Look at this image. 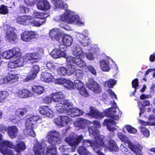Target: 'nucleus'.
<instances>
[{"label": "nucleus", "instance_id": "f704fd0d", "mask_svg": "<svg viewBox=\"0 0 155 155\" xmlns=\"http://www.w3.org/2000/svg\"><path fill=\"white\" fill-rule=\"evenodd\" d=\"M143 104H141L140 102H138V104L140 109V112L139 116L141 117V115L143 114L144 112V107L143 106H149L150 105V101L147 100H146L143 102Z\"/></svg>", "mask_w": 155, "mask_h": 155}, {"label": "nucleus", "instance_id": "49530a36", "mask_svg": "<svg viewBox=\"0 0 155 155\" xmlns=\"http://www.w3.org/2000/svg\"><path fill=\"white\" fill-rule=\"evenodd\" d=\"M78 151L80 155H91V154L87 151L85 148L83 147H80Z\"/></svg>", "mask_w": 155, "mask_h": 155}, {"label": "nucleus", "instance_id": "864d4df0", "mask_svg": "<svg viewBox=\"0 0 155 155\" xmlns=\"http://www.w3.org/2000/svg\"><path fill=\"white\" fill-rule=\"evenodd\" d=\"M140 130L146 137H149L150 133L149 130L146 128L142 126L140 127Z\"/></svg>", "mask_w": 155, "mask_h": 155}, {"label": "nucleus", "instance_id": "393cba45", "mask_svg": "<svg viewBox=\"0 0 155 155\" xmlns=\"http://www.w3.org/2000/svg\"><path fill=\"white\" fill-rule=\"evenodd\" d=\"M90 111L88 114L91 117L97 119H101L104 117L102 113L99 112L94 107L90 108Z\"/></svg>", "mask_w": 155, "mask_h": 155}, {"label": "nucleus", "instance_id": "8fccbe9b", "mask_svg": "<svg viewBox=\"0 0 155 155\" xmlns=\"http://www.w3.org/2000/svg\"><path fill=\"white\" fill-rule=\"evenodd\" d=\"M64 86L66 88L71 90L74 87L73 83L69 80L66 79Z\"/></svg>", "mask_w": 155, "mask_h": 155}, {"label": "nucleus", "instance_id": "7c9ffc66", "mask_svg": "<svg viewBox=\"0 0 155 155\" xmlns=\"http://www.w3.org/2000/svg\"><path fill=\"white\" fill-rule=\"evenodd\" d=\"M16 38V35L13 32L12 29L9 28L8 29L6 33V38L9 41H15Z\"/></svg>", "mask_w": 155, "mask_h": 155}, {"label": "nucleus", "instance_id": "680f3d73", "mask_svg": "<svg viewBox=\"0 0 155 155\" xmlns=\"http://www.w3.org/2000/svg\"><path fill=\"white\" fill-rule=\"evenodd\" d=\"M120 149L122 151L124 154H127L129 153V150L128 149L125 147L123 144H121L120 147Z\"/></svg>", "mask_w": 155, "mask_h": 155}, {"label": "nucleus", "instance_id": "a18cd8bd", "mask_svg": "<svg viewBox=\"0 0 155 155\" xmlns=\"http://www.w3.org/2000/svg\"><path fill=\"white\" fill-rule=\"evenodd\" d=\"M117 81L115 80L110 79L106 81L104 83V86L106 87H108L112 88L116 83Z\"/></svg>", "mask_w": 155, "mask_h": 155}, {"label": "nucleus", "instance_id": "cd10ccee", "mask_svg": "<svg viewBox=\"0 0 155 155\" xmlns=\"http://www.w3.org/2000/svg\"><path fill=\"white\" fill-rule=\"evenodd\" d=\"M68 113L71 114V117H74L83 115V112L78 108L74 107L71 108L70 107L68 109Z\"/></svg>", "mask_w": 155, "mask_h": 155}, {"label": "nucleus", "instance_id": "c756f323", "mask_svg": "<svg viewBox=\"0 0 155 155\" xmlns=\"http://www.w3.org/2000/svg\"><path fill=\"white\" fill-rule=\"evenodd\" d=\"M40 78L42 81L45 82H49L53 81L54 77L51 74L45 72L41 74Z\"/></svg>", "mask_w": 155, "mask_h": 155}, {"label": "nucleus", "instance_id": "4c0bfd02", "mask_svg": "<svg viewBox=\"0 0 155 155\" xmlns=\"http://www.w3.org/2000/svg\"><path fill=\"white\" fill-rule=\"evenodd\" d=\"M40 68L38 65L33 66L31 68L30 74L34 79L35 78L37 73L39 72Z\"/></svg>", "mask_w": 155, "mask_h": 155}, {"label": "nucleus", "instance_id": "58836bf2", "mask_svg": "<svg viewBox=\"0 0 155 155\" xmlns=\"http://www.w3.org/2000/svg\"><path fill=\"white\" fill-rule=\"evenodd\" d=\"M124 128L126 129L129 133L132 134H135L137 132V129L129 125H126L124 126L122 130V131L124 133L125 132Z\"/></svg>", "mask_w": 155, "mask_h": 155}, {"label": "nucleus", "instance_id": "9d476101", "mask_svg": "<svg viewBox=\"0 0 155 155\" xmlns=\"http://www.w3.org/2000/svg\"><path fill=\"white\" fill-rule=\"evenodd\" d=\"M25 58H20V63H21V65L20 64V66H22L25 63V61L29 60L31 63H36L38 62L41 58V55L38 53H35L31 54H27L25 56Z\"/></svg>", "mask_w": 155, "mask_h": 155}, {"label": "nucleus", "instance_id": "c03bdc74", "mask_svg": "<svg viewBox=\"0 0 155 155\" xmlns=\"http://www.w3.org/2000/svg\"><path fill=\"white\" fill-rule=\"evenodd\" d=\"M66 68L68 72V74L70 75L73 74L76 70L75 66L74 65L71 64L68 65H67Z\"/></svg>", "mask_w": 155, "mask_h": 155}, {"label": "nucleus", "instance_id": "f03ea898", "mask_svg": "<svg viewBox=\"0 0 155 155\" xmlns=\"http://www.w3.org/2000/svg\"><path fill=\"white\" fill-rule=\"evenodd\" d=\"M52 3L55 8H60L65 9L64 13L60 16L54 17V19L57 22L64 21L69 24H73L79 26H83L85 21L79 18V15L73 11L66 10L68 8L67 4L64 3L62 1L53 0Z\"/></svg>", "mask_w": 155, "mask_h": 155}, {"label": "nucleus", "instance_id": "ddd939ff", "mask_svg": "<svg viewBox=\"0 0 155 155\" xmlns=\"http://www.w3.org/2000/svg\"><path fill=\"white\" fill-rule=\"evenodd\" d=\"M38 35L33 31H25L21 35V40L24 41H28L33 38H37Z\"/></svg>", "mask_w": 155, "mask_h": 155}, {"label": "nucleus", "instance_id": "052dcab7", "mask_svg": "<svg viewBox=\"0 0 155 155\" xmlns=\"http://www.w3.org/2000/svg\"><path fill=\"white\" fill-rule=\"evenodd\" d=\"M34 129H31L30 130H25L26 134L30 136L33 137H35L36 136L35 134L34 131Z\"/></svg>", "mask_w": 155, "mask_h": 155}, {"label": "nucleus", "instance_id": "bf43d9fd", "mask_svg": "<svg viewBox=\"0 0 155 155\" xmlns=\"http://www.w3.org/2000/svg\"><path fill=\"white\" fill-rule=\"evenodd\" d=\"M139 122L142 125L146 126L148 125H151V124L155 125V122H153L151 123L150 122H145L143 120H138Z\"/></svg>", "mask_w": 155, "mask_h": 155}, {"label": "nucleus", "instance_id": "c85d7f7f", "mask_svg": "<svg viewBox=\"0 0 155 155\" xmlns=\"http://www.w3.org/2000/svg\"><path fill=\"white\" fill-rule=\"evenodd\" d=\"M7 132L9 137L11 138L16 137L18 133V129L16 126H10L7 128Z\"/></svg>", "mask_w": 155, "mask_h": 155}, {"label": "nucleus", "instance_id": "1a4fd4ad", "mask_svg": "<svg viewBox=\"0 0 155 155\" xmlns=\"http://www.w3.org/2000/svg\"><path fill=\"white\" fill-rule=\"evenodd\" d=\"M41 118L38 116H34L28 119L25 124L26 130L35 129L37 126V123L41 122Z\"/></svg>", "mask_w": 155, "mask_h": 155}, {"label": "nucleus", "instance_id": "aec40b11", "mask_svg": "<svg viewBox=\"0 0 155 155\" xmlns=\"http://www.w3.org/2000/svg\"><path fill=\"white\" fill-rule=\"evenodd\" d=\"M51 97L53 101L54 102L61 103L62 102L64 99L65 96L61 91L56 92L51 95Z\"/></svg>", "mask_w": 155, "mask_h": 155}, {"label": "nucleus", "instance_id": "2f4dec72", "mask_svg": "<svg viewBox=\"0 0 155 155\" xmlns=\"http://www.w3.org/2000/svg\"><path fill=\"white\" fill-rule=\"evenodd\" d=\"M101 69L104 71L107 72L109 71L110 68L109 66V62L105 60H101L99 62Z\"/></svg>", "mask_w": 155, "mask_h": 155}, {"label": "nucleus", "instance_id": "f8f14e48", "mask_svg": "<svg viewBox=\"0 0 155 155\" xmlns=\"http://www.w3.org/2000/svg\"><path fill=\"white\" fill-rule=\"evenodd\" d=\"M32 17L30 16H21L20 17V24H23L26 21H28L32 25L35 26H40L44 24L46 21L45 19H43L39 21L33 20Z\"/></svg>", "mask_w": 155, "mask_h": 155}, {"label": "nucleus", "instance_id": "72a5a7b5", "mask_svg": "<svg viewBox=\"0 0 155 155\" xmlns=\"http://www.w3.org/2000/svg\"><path fill=\"white\" fill-rule=\"evenodd\" d=\"M87 120L84 119H80L74 122L75 126L79 127L81 129H84L86 126Z\"/></svg>", "mask_w": 155, "mask_h": 155}, {"label": "nucleus", "instance_id": "9b49d317", "mask_svg": "<svg viewBox=\"0 0 155 155\" xmlns=\"http://www.w3.org/2000/svg\"><path fill=\"white\" fill-rule=\"evenodd\" d=\"M72 104L67 100H63L62 102L56 104L55 108L57 111L59 113H68L69 107H71Z\"/></svg>", "mask_w": 155, "mask_h": 155}, {"label": "nucleus", "instance_id": "473e14b6", "mask_svg": "<svg viewBox=\"0 0 155 155\" xmlns=\"http://www.w3.org/2000/svg\"><path fill=\"white\" fill-rule=\"evenodd\" d=\"M87 48L90 51L89 53H86V58L90 61L93 60L95 59V57L93 54L95 52V50L97 51L98 49H94V48L89 46L87 47Z\"/></svg>", "mask_w": 155, "mask_h": 155}, {"label": "nucleus", "instance_id": "5701e85b", "mask_svg": "<svg viewBox=\"0 0 155 155\" xmlns=\"http://www.w3.org/2000/svg\"><path fill=\"white\" fill-rule=\"evenodd\" d=\"M38 9L41 10H48L51 8L49 3L46 0H40L37 4Z\"/></svg>", "mask_w": 155, "mask_h": 155}, {"label": "nucleus", "instance_id": "338daca9", "mask_svg": "<svg viewBox=\"0 0 155 155\" xmlns=\"http://www.w3.org/2000/svg\"><path fill=\"white\" fill-rule=\"evenodd\" d=\"M132 85L133 87L136 88L138 85V80L136 79L134 80L132 82Z\"/></svg>", "mask_w": 155, "mask_h": 155}, {"label": "nucleus", "instance_id": "e433bc0d", "mask_svg": "<svg viewBox=\"0 0 155 155\" xmlns=\"http://www.w3.org/2000/svg\"><path fill=\"white\" fill-rule=\"evenodd\" d=\"M46 15L44 14V13L39 12L35 11L33 13V16L34 18H40L43 19H45V18L47 16Z\"/></svg>", "mask_w": 155, "mask_h": 155}, {"label": "nucleus", "instance_id": "603ef678", "mask_svg": "<svg viewBox=\"0 0 155 155\" xmlns=\"http://www.w3.org/2000/svg\"><path fill=\"white\" fill-rule=\"evenodd\" d=\"M80 94L84 97H87L88 96L89 94L85 87H84L78 90Z\"/></svg>", "mask_w": 155, "mask_h": 155}, {"label": "nucleus", "instance_id": "6ab92c4d", "mask_svg": "<svg viewBox=\"0 0 155 155\" xmlns=\"http://www.w3.org/2000/svg\"><path fill=\"white\" fill-rule=\"evenodd\" d=\"M66 61L68 63H74L78 67H82L85 65V62L81 59H77L71 56L66 57Z\"/></svg>", "mask_w": 155, "mask_h": 155}, {"label": "nucleus", "instance_id": "e2e57ef3", "mask_svg": "<svg viewBox=\"0 0 155 155\" xmlns=\"http://www.w3.org/2000/svg\"><path fill=\"white\" fill-rule=\"evenodd\" d=\"M38 0H25V3L28 5L32 6L35 4Z\"/></svg>", "mask_w": 155, "mask_h": 155}, {"label": "nucleus", "instance_id": "a19ab883", "mask_svg": "<svg viewBox=\"0 0 155 155\" xmlns=\"http://www.w3.org/2000/svg\"><path fill=\"white\" fill-rule=\"evenodd\" d=\"M8 96V93L6 91L0 92V103L5 102Z\"/></svg>", "mask_w": 155, "mask_h": 155}, {"label": "nucleus", "instance_id": "3c124183", "mask_svg": "<svg viewBox=\"0 0 155 155\" xmlns=\"http://www.w3.org/2000/svg\"><path fill=\"white\" fill-rule=\"evenodd\" d=\"M19 60L14 61L13 62L9 63L8 64V67L11 68H15L18 67L19 66Z\"/></svg>", "mask_w": 155, "mask_h": 155}, {"label": "nucleus", "instance_id": "13d9d810", "mask_svg": "<svg viewBox=\"0 0 155 155\" xmlns=\"http://www.w3.org/2000/svg\"><path fill=\"white\" fill-rule=\"evenodd\" d=\"M57 65L56 63L48 62L46 64V66L48 68L54 69L56 68Z\"/></svg>", "mask_w": 155, "mask_h": 155}, {"label": "nucleus", "instance_id": "c9c22d12", "mask_svg": "<svg viewBox=\"0 0 155 155\" xmlns=\"http://www.w3.org/2000/svg\"><path fill=\"white\" fill-rule=\"evenodd\" d=\"M32 89L33 92L39 95L42 94L44 91V87L43 86L39 85L33 86Z\"/></svg>", "mask_w": 155, "mask_h": 155}, {"label": "nucleus", "instance_id": "a878e982", "mask_svg": "<svg viewBox=\"0 0 155 155\" xmlns=\"http://www.w3.org/2000/svg\"><path fill=\"white\" fill-rule=\"evenodd\" d=\"M77 35L79 42L81 45L86 47L90 43V40L88 37L84 36L83 34H78Z\"/></svg>", "mask_w": 155, "mask_h": 155}, {"label": "nucleus", "instance_id": "774afa93", "mask_svg": "<svg viewBox=\"0 0 155 155\" xmlns=\"http://www.w3.org/2000/svg\"><path fill=\"white\" fill-rule=\"evenodd\" d=\"M20 11H21L22 13L28 12H29V9L28 8L22 6L20 8Z\"/></svg>", "mask_w": 155, "mask_h": 155}, {"label": "nucleus", "instance_id": "4468645a", "mask_svg": "<svg viewBox=\"0 0 155 155\" xmlns=\"http://www.w3.org/2000/svg\"><path fill=\"white\" fill-rule=\"evenodd\" d=\"M72 53L77 58L81 59L84 58V54L78 44L73 45L72 48Z\"/></svg>", "mask_w": 155, "mask_h": 155}, {"label": "nucleus", "instance_id": "2eb2a0df", "mask_svg": "<svg viewBox=\"0 0 155 155\" xmlns=\"http://www.w3.org/2000/svg\"><path fill=\"white\" fill-rule=\"evenodd\" d=\"M82 139V136L80 135L76 138H71L70 137H67L65 139V140L70 146L74 147L72 150V151L74 152L75 150L76 147L78 145L79 143Z\"/></svg>", "mask_w": 155, "mask_h": 155}, {"label": "nucleus", "instance_id": "6e6552de", "mask_svg": "<svg viewBox=\"0 0 155 155\" xmlns=\"http://www.w3.org/2000/svg\"><path fill=\"white\" fill-rule=\"evenodd\" d=\"M66 48L63 45H59L58 48H56L53 50L50 54L51 56L54 58H58L61 57L66 58Z\"/></svg>", "mask_w": 155, "mask_h": 155}, {"label": "nucleus", "instance_id": "a211bd4d", "mask_svg": "<svg viewBox=\"0 0 155 155\" xmlns=\"http://www.w3.org/2000/svg\"><path fill=\"white\" fill-rule=\"evenodd\" d=\"M86 85L87 88L95 93H99L101 91L99 84L91 78L89 79Z\"/></svg>", "mask_w": 155, "mask_h": 155}, {"label": "nucleus", "instance_id": "0eeeda50", "mask_svg": "<svg viewBox=\"0 0 155 155\" xmlns=\"http://www.w3.org/2000/svg\"><path fill=\"white\" fill-rule=\"evenodd\" d=\"M110 104L113 106L104 110V115L106 116L110 117L114 120H118L120 118L119 115L121 114V112L117 107L116 103L114 101H111Z\"/></svg>", "mask_w": 155, "mask_h": 155}, {"label": "nucleus", "instance_id": "5fc2aeb1", "mask_svg": "<svg viewBox=\"0 0 155 155\" xmlns=\"http://www.w3.org/2000/svg\"><path fill=\"white\" fill-rule=\"evenodd\" d=\"M21 80L25 82H27L29 80L34 79V78L32 77V76L30 74L28 76L24 75H21Z\"/></svg>", "mask_w": 155, "mask_h": 155}, {"label": "nucleus", "instance_id": "6e6d98bb", "mask_svg": "<svg viewBox=\"0 0 155 155\" xmlns=\"http://www.w3.org/2000/svg\"><path fill=\"white\" fill-rule=\"evenodd\" d=\"M8 12L7 7L4 5H2L0 7V13L2 14H6Z\"/></svg>", "mask_w": 155, "mask_h": 155}, {"label": "nucleus", "instance_id": "69168bd1", "mask_svg": "<svg viewBox=\"0 0 155 155\" xmlns=\"http://www.w3.org/2000/svg\"><path fill=\"white\" fill-rule=\"evenodd\" d=\"M26 148L25 143L23 141H20V151L24 150Z\"/></svg>", "mask_w": 155, "mask_h": 155}, {"label": "nucleus", "instance_id": "20e7f679", "mask_svg": "<svg viewBox=\"0 0 155 155\" xmlns=\"http://www.w3.org/2000/svg\"><path fill=\"white\" fill-rule=\"evenodd\" d=\"M49 35L53 40L59 42H62L63 44V45L64 47L69 46L72 44L73 38L72 37L68 35H65L63 37L62 34L58 28H54L50 30Z\"/></svg>", "mask_w": 155, "mask_h": 155}, {"label": "nucleus", "instance_id": "4be33fe9", "mask_svg": "<svg viewBox=\"0 0 155 155\" xmlns=\"http://www.w3.org/2000/svg\"><path fill=\"white\" fill-rule=\"evenodd\" d=\"M18 79V77L16 75L13 74L9 75L3 79H0V84L14 83L17 81Z\"/></svg>", "mask_w": 155, "mask_h": 155}, {"label": "nucleus", "instance_id": "423d86ee", "mask_svg": "<svg viewBox=\"0 0 155 155\" xmlns=\"http://www.w3.org/2000/svg\"><path fill=\"white\" fill-rule=\"evenodd\" d=\"M98 139L97 140V143L99 146V150L101 147H104L105 150L117 151L119 148L115 142L113 140L109 141L105 139L104 137L101 135L97 134Z\"/></svg>", "mask_w": 155, "mask_h": 155}, {"label": "nucleus", "instance_id": "ea45409f", "mask_svg": "<svg viewBox=\"0 0 155 155\" xmlns=\"http://www.w3.org/2000/svg\"><path fill=\"white\" fill-rule=\"evenodd\" d=\"M117 136L121 141L127 144L128 145L131 142L127 137L121 133H118Z\"/></svg>", "mask_w": 155, "mask_h": 155}, {"label": "nucleus", "instance_id": "dca6fc26", "mask_svg": "<svg viewBox=\"0 0 155 155\" xmlns=\"http://www.w3.org/2000/svg\"><path fill=\"white\" fill-rule=\"evenodd\" d=\"M71 121V118L65 116H60L55 120V124L58 126L63 127L66 126Z\"/></svg>", "mask_w": 155, "mask_h": 155}, {"label": "nucleus", "instance_id": "09e8293b", "mask_svg": "<svg viewBox=\"0 0 155 155\" xmlns=\"http://www.w3.org/2000/svg\"><path fill=\"white\" fill-rule=\"evenodd\" d=\"M58 73L60 75L65 76L68 74L66 68L61 67L58 70Z\"/></svg>", "mask_w": 155, "mask_h": 155}, {"label": "nucleus", "instance_id": "39448f33", "mask_svg": "<svg viewBox=\"0 0 155 155\" xmlns=\"http://www.w3.org/2000/svg\"><path fill=\"white\" fill-rule=\"evenodd\" d=\"M88 130L90 136H91V135H93L96 142H94L93 141H90L89 140H85L83 142V145L85 147L91 146L93 150L98 154V155H104L99 150V146L97 143V140L98 138L97 134L100 135L98 131L92 126H91Z\"/></svg>", "mask_w": 155, "mask_h": 155}, {"label": "nucleus", "instance_id": "37998d69", "mask_svg": "<svg viewBox=\"0 0 155 155\" xmlns=\"http://www.w3.org/2000/svg\"><path fill=\"white\" fill-rule=\"evenodd\" d=\"M32 95V93L28 90L24 89L21 91L20 93V97L21 98L27 97H30Z\"/></svg>", "mask_w": 155, "mask_h": 155}, {"label": "nucleus", "instance_id": "de8ad7c7", "mask_svg": "<svg viewBox=\"0 0 155 155\" xmlns=\"http://www.w3.org/2000/svg\"><path fill=\"white\" fill-rule=\"evenodd\" d=\"M74 86L78 91L84 87V84L81 81L76 80L74 81Z\"/></svg>", "mask_w": 155, "mask_h": 155}, {"label": "nucleus", "instance_id": "f257e3e1", "mask_svg": "<svg viewBox=\"0 0 155 155\" xmlns=\"http://www.w3.org/2000/svg\"><path fill=\"white\" fill-rule=\"evenodd\" d=\"M59 133L53 130L49 132L47 135L48 145L45 143H39L35 141L33 148L35 155H45V148L46 155H56V148L55 146L61 142Z\"/></svg>", "mask_w": 155, "mask_h": 155}, {"label": "nucleus", "instance_id": "7ed1b4c3", "mask_svg": "<svg viewBox=\"0 0 155 155\" xmlns=\"http://www.w3.org/2000/svg\"><path fill=\"white\" fill-rule=\"evenodd\" d=\"M0 152L4 155H19V142L15 145L11 141H3L0 143Z\"/></svg>", "mask_w": 155, "mask_h": 155}, {"label": "nucleus", "instance_id": "0e129e2a", "mask_svg": "<svg viewBox=\"0 0 155 155\" xmlns=\"http://www.w3.org/2000/svg\"><path fill=\"white\" fill-rule=\"evenodd\" d=\"M107 92L109 95H110L112 98L113 99L114 98H115L117 99L116 95L110 89H108L107 90Z\"/></svg>", "mask_w": 155, "mask_h": 155}, {"label": "nucleus", "instance_id": "79ce46f5", "mask_svg": "<svg viewBox=\"0 0 155 155\" xmlns=\"http://www.w3.org/2000/svg\"><path fill=\"white\" fill-rule=\"evenodd\" d=\"M86 71L87 70H88L92 74L94 75H96L97 74L95 68L91 65L87 66L86 64L85 63V65L82 67H80Z\"/></svg>", "mask_w": 155, "mask_h": 155}, {"label": "nucleus", "instance_id": "412c9836", "mask_svg": "<svg viewBox=\"0 0 155 155\" xmlns=\"http://www.w3.org/2000/svg\"><path fill=\"white\" fill-rule=\"evenodd\" d=\"M40 113L44 116L50 118L54 117L53 111L47 106H42L39 108Z\"/></svg>", "mask_w": 155, "mask_h": 155}, {"label": "nucleus", "instance_id": "b1692460", "mask_svg": "<svg viewBox=\"0 0 155 155\" xmlns=\"http://www.w3.org/2000/svg\"><path fill=\"white\" fill-rule=\"evenodd\" d=\"M116 124L115 122L110 119L105 120L103 123L104 125L107 126L108 130L110 131H113L116 130L114 127L116 126Z\"/></svg>", "mask_w": 155, "mask_h": 155}, {"label": "nucleus", "instance_id": "bb28decb", "mask_svg": "<svg viewBox=\"0 0 155 155\" xmlns=\"http://www.w3.org/2000/svg\"><path fill=\"white\" fill-rule=\"evenodd\" d=\"M130 148L134 152L136 155H143L141 151L143 147L140 145H134L131 142L128 145Z\"/></svg>", "mask_w": 155, "mask_h": 155}, {"label": "nucleus", "instance_id": "f3484780", "mask_svg": "<svg viewBox=\"0 0 155 155\" xmlns=\"http://www.w3.org/2000/svg\"><path fill=\"white\" fill-rule=\"evenodd\" d=\"M18 49L15 48L12 50H9L4 51L2 55V57L5 58L9 59L13 57H17L19 55V52Z\"/></svg>", "mask_w": 155, "mask_h": 155}, {"label": "nucleus", "instance_id": "4d7b16f0", "mask_svg": "<svg viewBox=\"0 0 155 155\" xmlns=\"http://www.w3.org/2000/svg\"><path fill=\"white\" fill-rule=\"evenodd\" d=\"M66 79L64 78H59L56 79L55 81V83L58 84L63 85H64Z\"/></svg>", "mask_w": 155, "mask_h": 155}]
</instances>
